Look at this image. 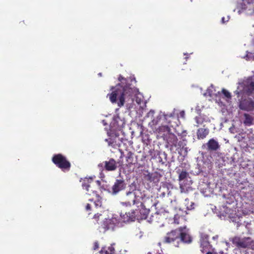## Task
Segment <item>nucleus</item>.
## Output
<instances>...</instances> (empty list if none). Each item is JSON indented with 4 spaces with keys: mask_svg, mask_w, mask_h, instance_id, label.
I'll return each mask as SVG.
<instances>
[{
    "mask_svg": "<svg viewBox=\"0 0 254 254\" xmlns=\"http://www.w3.org/2000/svg\"><path fill=\"white\" fill-rule=\"evenodd\" d=\"M108 135H109V136H111V134H110V133H109V132H108Z\"/></svg>",
    "mask_w": 254,
    "mask_h": 254,
    "instance_id": "nucleus-46",
    "label": "nucleus"
},
{
    "mask_svg": "<svg viewBox=\"0 0 254 254\" xmlns=\"http://www.w3.org/2000/svg\"><path fill=\"white\" fill-rule=\"evenodd\" d=\"M186 145V143L183 142V141H178L176 144L171 147V149L174 148L176 151L178 152L180 154H181V152Z\"/></svg>",
    "mask_w": 254,
    "mask_h": 254,
    "instance_id": "nucleus-20",
    "label": "nucleus"
},
{
    "mask_svg": "<svg viewBox=\"0 0 254 254\" xmlns=\"http://www.w3.org/2000/svg\"><path fill=\"white\" fill-rule=\"evenodd\" d=\"M85 209L86 211H89L91 210V206L90 204L87 203L85 206Z\"/></svg>",
    "mask_w": 254,
    "mask_h": 254,
    "instance_id": "nucleus-33",
    "label": "nucleus"
},
{
    "mask_svg": "<svg viewBox=\"0 0 254 254\" xmlns=\"http://www.w3.org/2000/svg\"><path fill=\"white\" fill-rule=\"evenodd\" d=\"M180 236V227L176 230L168 232L163 239L164 244H172L173 246L179 248V239Z\"/></svg>",
    "mask_w": 254,
    "mask_h": 254,
    "instance_id": "nucleus-4",
    "label": "nucleus"
},
{
    "mask_svg": "<svg viewBox=\"0 0 254 254\" xmlns=\"http://www.w3.org/2000/svg\"><path fill=\"white\" fill-rule=\"evenodd\" d=\"M115 124L117 126V128L120 130L122 127H124L126 125L125 120L120 119L119 117L115 119Z\"/></svg>",
    "mask_w": 254,
    "mask_h": 254,
    "instance_id": "nucleus-24",
    "label": "nucleus"
},
{
    "mask_svg": "<svg viewBox=\"0 0 254 254\" xmlns=\"http://www.w3.org/2000/svg\"><path fill=\"white\" fill-rule=\"evenodd\" d=\"M126 188V184L123 179H117L112 187L113 194H116Z\"/></svg>",
    "mask_w": 254,
    "mask_h": 254,
    "instance_id": "nucleus-13",
    "label": "nucleus"
},
{
    "mask_svg": "<svg viewBox=\"0 0 254 254\" xmlns=\"http://www.w3.org/2000/svg\"><path fill=\"white\" fill-rule=\"evenodd\" d=\"M127 195L131 197V200H128L127 202H121L122 205L130 206L133 204L136 205V208L132 210L131 212L126 213L125 215H122L121 214L123 221H134L136 219H145L150 212L149 208L146 207L156 206V204L153 203L152 198L143 197L142 195L136 196L133 192L127 193Z\"/></svg>",
    "mask_w": 254,
    "mask_h": 254,
    "instance_id": "nucleus-1",
    "label": "nucleus"
},
{
    "mask_svg": "<svg viewBox=\"0 0 254 254\" xmlns=\"http://www.w3.org/2000/svg\"><path fill=\"white\" fill-rule=\"evenodd\" d=\"M228 21V17L227 18V19H226V18L224 17H223L221 19V21H222V23H225L226 22H227Z\"/></svg>",
    "mask_w": 254,
    "mask_h": 254,
    "instance_id": "nucleus-35",
    "label": "nucleus"
},
{
    "mask_svg": "<svg viewBox=\"0 0 254 254\" xmlns=\"http://www.w3.org/2000/svg\"><path fill=\"white\" fill-rule=\"evenodd\" d=\"M154 111L151 110L148 112V113L147 114V117H152L154 115Z\"/></svg>",
    "mask_w": 254,
    "mask_h": 254,
    "instance_id": "nucleus-32",
    "label": "nucleus"
},
{
    "mask_svg": "<svg viewBox=\"0 0 254 254\" xmlns=\"http://www.w3.org/2000/svg\"><path fill=\"white\" fill-rule=\"evenodd\" d=\"M187 209L188 210H192L194 208V203L193 202H190V204H189V202L188 201V203L186 204Z\"/></svg>",
    "mask_w": 254,
    "mask_h": 254,
    "instance_id": "nucleus-28",
    "label": "nucleus"
},
{
    "mask_svg": "<svg viewBox=\"0 0 254 254\" xmlns=\"http://www.w3.org/2000/svg\"><path fill=\"white\" fill-rule=\"evenodd\" d=\"M201 251L204 253L207 251H210L212 248L209 241H201L200 244Z\"/></svg>",
    "mask_w": 254,
    "mask_h": 254,
    "instance_id": "nucleus-21",
    "label": "nucleus"
},
{
    "mask_svg": "<svg viewBox=\"0 0 254 254\" xmlns=\"http://www.w3.org/2000/svg\"><path fill=\"white\" fill-rule=\"evenodd\" d=\"M206 254H213L210 251L206 252Z\"/></svg>",
    "mask_w": 254,
    "mask_h": 254,
    "instance_id": "nucleus-41",
    "label": "nucleus"
},
{
    "mask_svg": "<svg viewBox=\"0 0 254 254\" xmlns=\"http://www.w3.org/2000/svg\"><path fill=\"white\" fill-rule=\"evenodd\" d=\"M178 217H179V216L177 215H175V217H174V222H175V223L176 224H179V222L178 221V220H177Z\"/></svg>",
    "mask_w": 254,
    "mask_h": 254,
    "instance_id": "nucleus-36",
    "label": "nucleus"
},
{
    "mask_svg": "<svg viewBox=\"0 0 254 254\" xmlns=\"http://www.w3.org/2000/svg\"><path fill=\"white\" fill-rule=\"evenodd\" d=\"M207 150L209 151H215L220 148V145L218 141L213 138L210 139L207 143H206Z\"/></svg>",
    "mask_w": 254,
    "mask_h": 254,
    "instance_id": "nucleus-15",
    "label": "nucleus"
},
{
    "mask_svg": "<svg viewBox=\"0 0 254 254\" xmlns=\"http://www.w3.org/2000/svg\"><path fill=\"white\" fill-rule=\"evenodd\" d=\"M209 133V130L205 128H199L197 130V137L198 139H204Z\"/></svg>",
    "mask_w": 254,
    "mask_h": 254,
    "instance_id": "nucleus-19",
    "label": "nucleus"
},
{
    "mask_svg": "<svg viewBox=\"0 0 254 254\" xmlns=\"http://www.w3.org/2000/svg\"><path fill=\"white\" fill-rule=\"evenodd\" d=\"M209 241V236L206 234H203L201 236L200 241Z\"/></svg>",
    "mask_w": 254,
    "mask_h": 254,
    "instance_id": "nucleus-29",
    "label": "nucleus"
},
{
    "mask_svg": "<svg viewBox=\"0 0 254 254\" xmlns=\"http://www.w3.org/2000/svg\"><path fill=\"white\" fill-rule=\"evenodd\" d=\"M178 141V139L176 135L172 133L169 135L167 138V141L168 143L170 146V148L175 144Z\"/></svg>",
    "mask_w": 254,
    "mask_h": 254,
    "instance_id": "nucleus-22",
    "label": "nucleus"
},
{
    "mask_svg": "<svg viewBox=\"0 0 254 254\" xmlns=\"http://www.w3.org/2000/svg\"><path fill=\"white\" fill-rule=\"evenodd\" d=\"M241 85L243 87L242 92L250 95L254 91V76L249 77Z\"/></svg>",
    "mask_w": 254,
    "mask_h": 254,
    "instance_id": "nucleus-6",
    "label": "nucleus"
},
{
    "mask_svg": "<svg viewBox=\"0 0 254 254\" xmlns=\"http://www.w3.org/2000/svg\"><path fill=\"white\" fill-rule=\"evenodd\" d=\"M244 118L243 123L245 126L250 127L254 124V117L253 116L248 113H244Z\"/></svg>",
    "mask_w": 254,
    "mask_h": 254,
    "instance_id": "nucleus-18",
    "label": "nucleus"
},
{
    "mask_svg": "<svg viewBox=\"0 0 254 254\" xmlns=\"http://www.w3.org/2000/svg\"><path fill=\"white\" fill-rule=\"evenodd\" d=\"M239 108L247 112L254 111V101L251 98L242 99L239 103Z\"/></svg>",
    "mask_w": 254,
    "mask_h": 254,
    "instance_id": "nucleus-7",
    "label": "nucleus"
},
{
    "mask_svg": "<svg viewBox=\"0 0 254 254\" xmlns=\"http://www.w3.org/2000/svg\"><path fill=\"white\" fill-rule=\"evenodd\" d=\"M85 199L93 202L95 206L97 207L101 206L102 205L101 198L95 191H92V193L86 192L84 195Z\"/></svg>",
    "mask_w": 254,
    "mask_h": 254,
    "instance_id": "nucleus-12",
    "label": "nucleus"
},
{
    "mask_svg": "<svg viewBox=\"0 0 254 254\" xmlns=\"http://www.w3.org/2000/svg\"><path fill=\"white\" fill-rule=\"evenodd\" d=\"M222 92L225 96H226L228 98H231V95L230 93L228 91H227L225 89H222Z\"/></svg>",
    "mask_w": 254,
    "mask_h": 254,
    "instance_id": "nucleus-27",
    "label": "nucleus"
},
{
    "mask_svg": "<svg viewBox=\"0 0 254 254\" xmlns=\"http://www.w3.org/2000/svg\"><path fill=\"white\" fill-rule=\"evenodd\" d=\"M161 175L157 172L150 173L147 170L143 172V180L147 183H157L160 180Z\"/></svg>",
    "mask_w": 254,
    "mask_h": 254,
    "instance_id": "nucleus-11",
    "label": "nucleus"
},
{
    "mask_svg": "<svg viewBox=\"0 0 254 254\" xmlns=\"http://www.w3.org/2000/svg\"><path fill=\"white\" fill-rule=\"evenodd\" d=\"M101 216V214L97 213L94 215L93 218L97 221L99 220L100 216Z\"/></svg>",
    "mask_w": 254,
    "mask_h": 254,
    "instance_id": "nucleus-34",
    "label": "nucleus"
},
{
    "mask_svg": "<svg viewBox=\"0 0 254 254\" xmlns=\"http://www.w3.org/2000/svg\"><path fill=\"white\" fill-rule=\"evenodd\" d=\"M124 154V152H121V158L122 157V155Z\"/></svg>",
    "mask_w": 254,
    "mask_h": 254,
    "instance_id": "nucleus-44",
    "label": "nucleus"
},
{
    "mask_svg": "<svg viewBox=\"0 0 254 254\" xmlns=\"http://www.w3.org/2000/svg\"><path fill=\"white\" fill-rule=\"evenodd\" d=\"M52 161L55 165L64 172L69 171L71 164L67 158L61 153L53 155Z\"/></svg>",
    "mask_w": 254,
    "mask_h": 254,
    "instance_id": "nucleus-3",
    "label": "nucleus"
},
{
    "mask_svg": "<svg viewBox=\"0 0 254 254\" xmlns=\"http://www.w3.org/2000/svg\"><path fill=\"white\" fill-rule=\"evenodd\" d=\"M115 253V249L113 246L111 245L108 248L106 247H102L100 251V254H114Z\"/></svg>",
    "mask_w": 254,
    "mask_h": 254,
    "instance_id": "nucleus-23",
    "label": "nucleus"
},
{
    "mask_svg": "<svg viewBox=\"0 0 254 254\" xmlns=\"http://www.w3.org/2000/svg\"><path fill=\"white\" fill-rule=\"evenodd\" d=\"M163 127L165 129H166L167 130L169 129V127L168 126H164Z\"/></svg>",
    "mask_w": 254,
    "mask_h": 254,
    "instance_id": "nucleus-42",
    "label": "nucleus"
},
{
    "mask_svg": "<svg viewBox=\"0 0 254 254\" xmlns=\"http://www.w3.org/2000/svg\"><path fill=\"white\" fill-rule=\"evenodd\" d=\"M152 125H155L156 124V122L154 120V119H153L152 121Z\"/></svg>",
    "mask_w": 254,
    "mask_h": 254,
    "instance_id": "nucleus-38",
    "label": "nucleus"
},
{
    "mask_svg": "<svg viewBox=\"0 0 254 254\" xmlns=\"http://www.w3.org/2000/svg\"><path fill=\"white\" fill-rule=\"evenodd\" d=\"M181 114L182 115V116H184V115H185V112H184V111L181 112Z\"/></svg>",
    "mask_w": 254,
    "mask_h": 254,
    "instance_id": "nucleus-43",
    "label": "nucleus"
},
{
    "mask_svg": "<svg viewBox=\"0 0 254 254\" xmlns=\"http://www.w3.org/2000/svg\"><path fill=\"white\" fill-rule=\"evenodd\" d=\"M250 247H252V248L254 250V240H252L251 239V242H250Z\"/></svg>",
    "mask_w": 254,
    "mask_h": 254,
    "instance_id": "nucleus-37",
    "label": "nucleus"
},
{
    "mask_svg": "<svg viewBox=\"0 0 254 254\" xmlns=\"http://www.w3.org/2000/svg\"><path fill=\"white\" fill-rule=\"evenodd\" d=\"M105 141L108 143L109 146L114 147L116 145V141L115 138L110 137L108 139H105Z\"/></svg>",
    "mask_w": 254,
    "mask_h": 254,
    "instance_id": "nucleus-25",
    "label": "nucleus"
},
{
    "mask_svg": "<svg viewBox=\"0 0 254 254\" xmlns=\"http://www.w3.org/2000/svg\"><path fill=\"white\" fill-rule=\"evenodd\" d=\"M119 80L121 83L115 87H111L112 90H114L108 96L112 104L117 103L118 106L121 107L124 106L125 102H132L138 90L135 87H131L130 84H127V79L122 76H119Z\"/></svg>",
    "mask_w": 254,
    "mask_h": 254,
    "instance_id": "nucleus-2",
    "label": "nucleus"
},
{
    "mask_svg": "<svg viewBox=\"0 0 254 254\" xmlns=\"http://www.w3.org/2000/svg\"><path fill=\"white\" fill-rule=\"evenodd\" d=\"M104 168L108 171H113L117 168V163L114 159H109L108 161L103 162Z\"/></svg>",
    "mask_w": 254,
    "mask_h": 254,
    "instance_id": "nucleus-14",
    "label": "nucleus"
},
{
    "mask_svg": "<svg viewBox=\"0 0 254 254\" xmlns=\"http://www.w3.org/2000/svg\"><path fill=\"white\" fill-rule=\"evenodd\" d=\"M186 227H180L179 247L182 243L189 244L192 241V238L191 237L190 234L186 231Z\"/></svg>",
    "mask_w": 254,
    "mask_h": 254,
    "instance_id": "nucleus-10",
    "label": "nucleus"
},
{
    "mask_svg": "<svg viewBox=\"0 0 254 254\" xmlns=\"http://www.w3.org/2000/svg\"><path fill=\"white\" fill-rule=\"evenodd\" d=\"M93 182V179L92 178H85L82 180V186L83 189L87 191V192L92 193L93 190H90V188H91L90 184H91Z\"/></svg>",
    "mask_w": 254,
    "mask_h": 254,
    "instance_id": "nucleus-17",
    "label": "nucleus"
},
{
    "mask_svg": "<svg viewBox=\"0 0 254 254\" xmlns=\"http://www.w3.org/2000/svg\"><path fill=\"white\" fill-rule=\"evenodd\" d=\"M102 165H103V163L99 164V166H101L102 167Z\"/></svg>",
    "mask_w": 254,
    "mask_h": 254,
    "instance_id": "nucleus-45",
    "label": "nucleus"
},
{
    "mask_svg": "<svg viewBox=\"0 0 254 254\" xmlns=\"http://www.w3.org/2000/svg\"><path fill=\"white\" fill-rule=\"evenodd\" d=\"M179 181L181 192H186V190H187V186H189L192 183L189 177V174L186 171H183L180 173Z\"/></svg>",
    "mask_w": 254,
    "mask_h": 254,
    "instance_id": "nucleus-5",
    "label": "nucleus"
},
{
    "mask_svg": "<svg viewBox=\"0 0 254 254\" xmlns=\"http://www.w3.org/2000/svg\"><path fill=\"white\" fill-rule=\"evenodd\" d=\"M218 236H215L213 237V239H214V240H218Z\"/></svg>",
    "mask_w": 254,
    "mask_h": 254,
    "instance_id": "nucleus-39",
    "label": "nucleus"
},
{
    "mask_svg": "<svg viewBox=\"0 0 254 254\" xmlns=\"http://www.w3.org/2000/svg\"><path fill=\"white\" fill-rule=\"evenodd\" d=\"M99 248V243L97 242H95L93 244V250H96Z\"/></svg>",
    "mask_w": 254,
    "mask_h": 254,
    "instance_id": "nucleus-31",
    "label": "nucleus"
},
{
    "mask_svg": "<svg viewBox=\"0 0 254 254\" xmlns=\"http://www.w3.org/2000/svg\"><path fill=\"white\" fill-rule=\"evenodd\" d=\"M128 192H133L134 193H135L136 194V196H139L138 194V193H140V192L139 191H136V190H133L132 191H127V193H126V200L125 201L123 202H127L128 200H131V197L130 196H129L127 195V193Z\"/></svg>",
    "mask_w": 254,
    "mask_h": 254,
    "instance_id": "nucleus-26",
    "label": "nucleus"
},
{
    "mask_svg": "<svg viewBox=\"0 0 254 254\" xmlns=\"http://www.w3.org/2000/svg\"><path fill=\"white\" fill-rule=\"evenodd\" d=\"M119 224L118 220L112 217L111 219H105L99 227L100 231L106 232L108 230H113L116 225Z\"/></svg>",
    "mask_w": 254,
    "mask_h": 254,
    "instance_id": "nucleus-8",
    "label": "nucleus"
},
{
    "mask_svg": "<svg viewBox=\"0 0 254 254\" xmlns=\"http://www.w3.org/2000/svg\"><path fill=\"white\" fill-rule=\"evenodd\" d=\"M195 121L196 124H197V125H198L199 124H201L202 123V121L201 120V119L198 117H196L195 118Z\"/></svg>",
    "mask_w": 254,
    "mask_h": 254,
    "instance_id": "nucleus-30",
    "label": "nucleus"
},
{
    "mask_svg": "<svg viewBox=\"0 0 254 254\" xmlns=\"http://www.w3.org/2000/svg\"><path fill=\"white\" fill-rule=\"evenodd\" d=\"M232 243L237 248L241 249H246L250 246L251 238L249 237H245L240 238L238 237H235L232 239Z\"/></svg>",
    "mask_w": 254,
    "mask_h": 254,
    "instance_id": "nucleus-9",
    "label": "nucleus"
},
{
    "mask_svg": "<svg viewBox=\"0 0 254 254\" xmlns=\"http://www.w3.org/2000/svg\"><path fill=\"white\" fill-rule=\"evenodd\" d=\"M96 183L97 184H98L99 186H100L101 185V182L100 181H96Z\"/></svg>",
    "mask_w": 254,
    "mask_h": 254,
    "instance_id": "nucleus-40",
    "label": "nucleus"
},
{
    "mask_svg": "<svg viewBox=\"0 0 254 254\" xmlns=\"http://www.w3.org/2000/svg\"><path fill=\"white\" fill-rule=\"evenodd\" d=\"M126 158L127 165L129 166L135 164L137 162V156L134 158V153L130 151L127 152Z\"/></svg>",
    "mask_w": 254,
    "mask_h": 254,
    "instance_id": "nucleus-16",
    "label": "nucleus"
}]
</instances>
